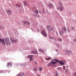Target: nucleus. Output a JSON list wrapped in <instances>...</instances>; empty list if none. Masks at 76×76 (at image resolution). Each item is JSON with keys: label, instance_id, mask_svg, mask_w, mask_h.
I'll return each mask as SVG.
<instances>
[{"label": "nucleus", "instance_id": "1", "mask_svg": "<svg viewBox=\"0 0 76 76\" xmlns=\"http://www.w3.org/2000/svg\"><path fill=\"white\" fill-rule=\"evenodd\" d=\"M6 12L8 15H12V11L10 10H7Z\"/></svg>", "mask_w": 76, "mask_h": 76}, {"label": "nucleus", "instance_id": "2", "mask_svg": "<svg viewBox=\"0 0 76 76\" xmlns=\"http://www.w3.org/2000/svg\"><path fill=\"white\" fill-rule=\"evenodd\" d=\"M55 61L56 62H58L60 64H61V66L64 65V63L61 61H59L58 60H57V59H55Z\"/></svg>", "mask_w": 76, "mask_h": 76}, {"label": "nucleus", "instance_id": "3", "mask_svg": "<svg viewBox=\"0 0 76 76\" xmlns=\"http://www.w3.org/2000/svg\"><path fill=\"white\" fill-rule=\"evenodd\" d=\"M4 40L7 45H10V42L8 39L5 38L4 39Z\"/></svg>", "mask_w": 76, "mask_h": 76}, {"label": "nucleus", "instance_id": "4", "mask_svg": "<svg viewBox=\"0 0 76 76\" xmlns=\"http://www.w3.org/2000/svg\"><path fill=\"white\" fill-rule=\"evenodd\" d=\"M41 34L43 35V36L46 37L47 36V34L44 31H41Z\"/></svg>", "mask_w": 76, "mask_h": 76}, {"label": "nucleus", "instance_id": "5", "mask_svg": "<svg viewBox=\"0 0 76 76\" xmlns=\"http://www.w3.org/2000/svg\"><path fill=\"white\" fill-rule=\"evenodd\" d=\"M58 10H59L60 11L63 10V7L62 6H60L57 8Z\"/></svg>", "mask_w": 76, "mask_h": 76}, {"label": "nucleus", "instance_id": "6", "mask_svg": "<svg viewBox=\"0 0 76 76\" xmlns=\"http://www.w3.org/2000/svg\"><path fill=\"white\" fill-rule=\"evenodd\" d=\"M46 28H47V29H49L48 31L49 32H50V31H51V29H50L51 27L49 25H47L46 27Z\"/></svg>", "mask_w": 76, "mask_h": 76}, {"label": "nucleus", "instance_id": "7", "mask_svg": "<svg viewBox=\"0 0 76 76\" xmlns=\"http://www.w3.org/2000/svg\"><path fill=\"white\" fill-rule=\"evenodd\" d=\"M28 58H30V60L31 61L32 60H33V58H32V55H30L28 56Z\"/></svg>", "mask_w": 76, "mask_h": 76}, {"label": "nucleus", "instance_id": "8", "mask_svg": "<svg viewBox=\"0 0 76 76\" xmlns=\"http://www.w3.org/2000/svg\"><path fill=\"white\" fill-rule=\"evenodd\" d=\"M10 41L12 44L13 43V42H18V40H13L11 39H10Z\"/></svg>", "mask_w": 76, "mask_h": 76}, {"label": "nucleus", "instance_id": "9", "mask_svg": "<svg viewBox=\"0 0 76 76\" xmlns=\"http://www.w3.org/2000/svg\"><path fill=\"white\" fill-rule=\"evenodd\" d=\"M23 23L24 24H28V25L30 24V22H27L26 21H23Z\"/></svg>", "mask_w": 76, "mask_h": 76}, {"label": "nucleus", "instance_id": "10", "mask_svg": "<svg viewBox=\"0 0 76 76\" xmlns=\"http://www.w3.org/2000/svg\"><path fill=\"white\" fill-rule=\"evenodd\" d=\"M31 53L32 54H37L38 52L36 51H31Z\"/></svg>", "mask_w": 76, "mask_h": 76}, {"label": "nucleus", "instance_id": "11", "mask_svg": "<svg viewBox=\"0 0 76 76\" xmlns=\"http://www.w3.org/2000/svg\"><path fill=\"white\" fill-rule=\"evenodd\" d=\"M0 42H2L3 44L4 45H5V42H4V39H3L2 40V39H1L0 38Z\"/></svg>", "mask_w": 76, "mask_h": 76}, {"label": "nucleus", "instance_id": "12", "mask_svg": "<svg viewBox=\"0 0 76 76\" xmlns=\"http://www.w3.org/2000/svg\"><path fill=\"white\" fill-rule=\"evenodd\" d=\"M33 70L34 72H37V71H38V68L37 67H34L33 69Z\"/></svg>", "mask_w": 76, "mask_h": 76}, {"label": "nucleus", "instance_id": "13", "mask_svg": "<svg viewBox=\"0 0 76 76\" xmlns=\"http://www.w3.org/2000/svg\"><path fill=\"white\" fill-rule=\"evenodd\" d=\"M51 63L52 64H56V62L52 61H51Z\"/></svg>", "mask_w": 76, "mask_h": 76}, {"label": "nucleus", "instance_id": "14", "mask_svg": "<svg viewBox=\"0 0 76 76\" xmlns=\"http://www.w3.org/2000/svg\"><path fill=\"white\" fill-rule=\"evenodd\" d=\"M71 52L70 50H66L65 53H70Z\"/></svg>", "mask_w": 76, "mask_h": 76}, {"label": "nucleus", "instance_id": "15", "mask_svg": "<svg viewBox=\"0 0 76 76\" xmlns=\"http://www.w3.org/2000/svg\"><path fill=\"white\" fill-rule=\"evenodd\" d=\"M9 65H10V66H12V64H11L10 62L7 63V66H9Z\"/></svg>", "mask_w": 76, "mask_h": 76}, {"label": "nucleus", "instance_id": "16", "mask_svg": "<svg viewBox=\"0 0 76 76\" xmlns=\"http://www.w3.org/2000/svg\"><path fill=\"white\" fill-rule=\"evenodd\" d=\"M38 70L39 71H41L42 70V68L39 67L38 68Z\"/></svg>", "mask_w": 76, "mask_h": 76}, {"label": "nucleus", "instance_id": "17", "mask_svg": "<svg viewBox=\"0 0 76 76\" xmlns=\"http://www.w3.org/2000/svg\"><path fill=\"white\" fill-rule=\"evenodd\" d=\"M20 4H16V7H20Z\"/></svg>", "mask_w": 76, "mask_h": 76}, {"label": "nucleus", "instance_id": "18", "mask_svg": "<svg viewBox=\"0 0 76 76\" xmlns=\"http://www.w3.org/2000/svg\"><path fill=\"white\" fill-rule=\"evenodd\" d=\"M62 29L64 31H66V27H63L62 28Z\"/></svg>", "mask_w": 76, "mask_h": 76}, {"label": "nucleus", "instance_id": "19", "mask_svg": "<svg viewBox=\"0 0 76 76\" xmlns=\"http://www.w3.org/2000/svg\"><path fill=\"white\" fill-rule=\"evenodd\" d=\"M38 50L39 51H41V52H44V50H42V49H39Z\"/></svg>", "mask_w": 76, "mask_h": 76}, {"label": "nucleus", "instance_id": "20", "mask_svg": "<svg viewBox=\"0 0 76 76\" xmlns=\"http://www.w3.org/2000/svg\"><path fill=\"white\" fill-rule=\"evenodd\" d=\"M51 65V63H49L48 64L47 66H48V67H49V66H50Z\"/></svg>", "mask_w": 76, "mask_h": 76}, {"label": "nucleus", "instance_id": "21", "mask_svg": "<svg viewBox=\"0 0 76 76\" xmlns=\"http://www.w3.org/2000/svg\"><path fill=\"white\" fill-rule=\"evenodd\" d=\"M61 69H62L60 67H58L57 69V70H61Z\"/></svg>", "mask_w": 76, "mask_h": 76}, {"label": "nucleus", "instance_id": "22", "mask_svg": "<svg viewBox=\"0 0 76 76\" xmlns=\"http://www.w3.org/2000/svg\"><path fill=\"white\" fill-rule=\"evenodd\" d=\"M56 75L55 76H58V72H56Z\"/></svg>", "mask_w": 76, "mask_h": 76}, {"label": "nucleus", "instance_id": "23", "mask_svg": "<svg viewBox=\"0 0 76 76\" xmlns=\"http://www.w3.org/2000/svg\"><path fill=\"white\" fill-rule=\"evenodd\" d=\"M50 28L51 29V30H52V31H54V28L53 27H50Z\"/></svg>", "mask_w": 76, "mask_h": 76}, {"label": "nucleus", "instance_id": "24", "mask_svg": "<svg viewBox=\"0 0 76 76\" xmlns=\"http://www.w3.org/2000/svg\"><path fill=\"white\" fill-rule=\"evenodd\" d=\"M48 7H53V5H49L48 6Z\"/></svg>", "mask_w": 76, "mask_h": 76}, {"label": "nucleus", "instance_id": "25", "mask_svg": "<svg viewBox=\"0 0 76 76\" xmlns=\"http://www.w3.org/2000/svg\"><path fill=\"white\" fill-rule=\"evenodd\" d=\"M65 72L66 73H69V71H68V70H67V69H66L65 70Z\"/></svg>", "mask_w": 76, "mask_h": 76}, {"label": "nucleus", "instance_id": "26", "mask_svg": "<svg viewBox=\"0 0 76 76\" xmlns=\"http://www.w3.org/2000/svg\"><path fill=\"white\" fill-rule=\"evenodd\" d=\"M59 33L60 34V35H61V34H63L64 33H63V31H62L61 32H60Z\"/></svg>", "mask_w": 76, "mask_h": 76}, {"label": "nucleus", "instance_id": "27", "mask_svg": "<svg viewBox=\"0 0 76 76\" xmlns=\"http://www.w3.org/2000/svg\"><path fill=\"white\" fill-rule=\"evenodd\" d=\"M73 41L74 42H76V38L74 39Z\"/></svg>", "mask_w": 76, "mask_h": 76}, {"label": "nucleus", "instance_id": "28", "mask_svg": "<svg viewBox=\"0 0 76 76\" xmlns=\"http://www.w3.org/2000/svg\"><path fill=\"white\" fill-rule=\"evenodd\" d=\"M23 2L24 3L25 5H26V2L25 1H23Z\"/></svg>", "mask_w": 76, "mask_h": 76}, {"label": "nucleus", "instance_id": "29", "mask_svg": "<svg viewBox=\"0 0 76 76\" xmlns=\"http://www.w3.org/2000/svg\"><path fill=\"white\" fill-rule=\"evenodd\" d=\"M35 13H37L38 12V10H35Z\"/></svg>", "mask_w": 76, "mask_h": 76}, {"label": "nucleus", "instance_id": "30", "mask_svg": "<svg viewBox=\"0 0 76 76\" xmlns=\"http://www.w3.org/2000/svg\"><path fill=\"white\" fill-rule=\"evenodd\" d=\"M59 40L60 41H62V39H59Z\"/></svg>", "mask_w": 76, "mask_h": 76}, {"label": "nucleus", "instance_id": "31", "mask_svg": "<svg viewBox=\"0 0 76 76\" xmlns=\"http://www.w3.org/2000/svg\"><path fill=\"white\" fill-rule=\"evenodd\" d=\"M67 31H68V32H70V30H69V29H68V30H67Z\"/></svg>", "mask_w": 76, "mask_h": 76}, {"label": "nucleus", "instance_id": "32", "mask_svg": "<svg viewBox=\"0 0 76 76\" xmlns=\"http://www.w3.org/2000/svg\"><path fill=\"white\" fill-rule=\"evenodd\" d=\"M74 76H76V73H75L74 74Z\"/></svg>", "mask_w": 76, "mask_h": 76}, {"label": "nucleus", "instance_id": "33", "mask_svg": "<svg viewBox=\"0 0 76 76\" xmlns=\"http://www.w3.org/2000/svg\"><path fill=\"white\" fill-rule=\"evenodd\" d=\"M34 63H35V64H37V63L36 61L34 62Z\"/></svg>", "mask_w": 76, "mask_h": 76}, {"label": "nucleus", "instance_id": "34", "mask_svg": "<svg viewBox=\"0 0 76 76\" xmlns=\"http://www.w3.org/2000/svg\"><path fill=\"white\" fill-rule=\"evenodd\" d=\"M50 39H53V38H51V37H49Z\"/></svg>", "mask_w": 76, "mask_h": 76}, {"label": "nucleus", "instance_id": "35", "mask_svg": "<svg viewBox=\"0 0 76 76\" xmlns=\"http://www.w3.org/2000/svg\"><path fill=\"white\" fill-rule=\"evenodd\" d=\"M53 66V67H56V66H55V65H52Z\"/></svg>", "mask_w": 76, "mask_h": 76}, {"label": "nucleus", "instance_id": "36", "mask_svg": "<svg viewBox=\"0 0 76 76\" xmlns=\"http://www.w3.org/2000/svg\"><path fill=\"white\" fill-rule=\"evenodd\" d=\"M56 51H58V50H57V49H56Z\"/></svg>", "mask_w": 76, "mask_h": 76}, {"label": "nucleus", "instance_id": "37", "mask_svg": "<svg viewBox=\"0 0 76 76\" xmlns=\"http://www.w3.org/2000/svg\"><path fill=\"white\" fill-rule=\"evenodd\" d=\"M48 60H50V58H48Z\"/></svg>", "mask_w": 76, "mask_h": 76}, {"label": "nucleus", "instance_id": "38", "mask_svg": "<svg viewBox=\"0 0 76 76\" xmlns=\"http://www.w3.org/2000/svg\"><path fill=\"white\" fill-rule=\"evenodd\" d=\"M63 70H65V68H63Z\"/></svg>", "mask_w": 76, "mask_h": 76}, {"label": "nucleus", "instance_id": "39", "mask_svg": "<svg viewBox=\"0 0 76 76\" xmlns=\"http://www.w3.org/2000/svg\"><path fill=\"white\" fill-rule=\"evenodd\" d=\"M72 28L73 29H74V27H72Z\"/></svg>", "mask_w": 76, "mask_h": 76}, {"label": "nucleus", "instance_id": "40", "mask_svg": "<svg viewBox=\"0 0 76 76\" xmlns=\"http://www.w3.org/2000/svg\"><path fill=\"white\" fill-rule=\"evenodd\" d=\"M63 67H64V68H65V66H63Z\"/></svg>", "mask_w": 76, "mask_h": 76}, {"label": "nucleus", "instance_id": "41", "mask_svg": "<svg viewBox=\"0 0 76 76\" xmlns=\"http://www.w3.org/2000/svg\"><path fill=\"white\" fill-rule=\"evenodd\" d=\"M46 60H48V59L46 58Z\"/></svg>", "mask_w": 76, "mask_h": 76}, {"label": "nucleus", "instance_id": "42", "mask_svg": "<svg viewBox=\"0 0 76 76\" xmlns=\"http://www.w3.org/2000/svg\"><path fill=\"white\" fill-rule=\"evenodd\" d=\"M23 76H24V74H23Z\"/></svg>", "mask_w": 76, "mask_h": 76}, {"label": "nucleus", "instance_id": "43", "mask_svg": "<svg viewBox=\"0 0 76 76\" xmlns=\"http://www.w3.org/2000/svg\"><path fill=\"white\" fill-rule=\"evenodd\" d=\"M37 76H40L39 75H37Z\"/></svg>", "mask_w": 76, "mask_h": 76}, {"label": "nucleus", "instance_id": "44", "mask_svg": "<svg viewBox=\"0 0 76 76\" xmlns=\"http://www.w3.org/2000/svg\"><path fill=\"white\" fill-rule=\"evenodd\" d=\"M67 67H68V66H67Z\"/></svg>", "mask_w": 76, "mask_h": 76}, {"label": "nucleus", "instance_id": "45", "mask_svg": "<svg viewBox=\"0 0 76 76\" xmlns=\"http://www.w3.org/2000/svg\"><path fill=\"white\" fill-rule=\"evenodd\" d=\"M66 0V1L67 0Z\"/></svg>", "mask_w": 76, "mask_h": 76}]
</instances>
